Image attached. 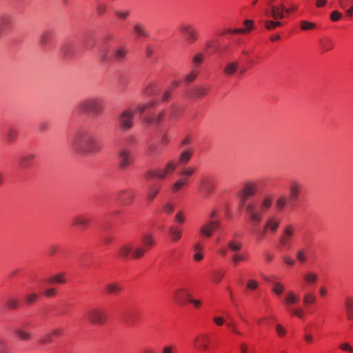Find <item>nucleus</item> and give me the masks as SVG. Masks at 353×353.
<instances>
[{
    "mask_svg": "<svg viewBox=\"0 0 353 353\" xmlns=\"http://www.w3.org/2000/svg\"><path fill=\"white\" fill-rule=\"evenodd\" d=\"M69 144L71 149L79 155L98 153L103 148L88 125L76 127L69 139Z\"/></svg>",
    "mask_w": 353,
    "mask_h": 353,
    "instance_id": "nucleus-1",
    "label": "nucleus"
},
{
    "mask_svg": "<svg viewBox=\"0 0 353 353\" xmlns=\"http://www.w3.org/2000/svg\"><path fill=\"white\" fill-rule=\"evenodd\" d=\"M104 109V101L99 97H91L83 99L76 105V110L79 114L93 117L101 115Z\"/></svg>",
    "mask_w": 353,
    "mask_h": 353,
    "instance_id": "nucleus-2",
    "label": "nucleus"
},
{
    "mask_svg": "<svg viewBox=\"0 0 353 353\" xmlns=\"http://www.w3.org/2000/svg\"><path fill=\"white\" fill-rule=\"evenodd\" d=\"M272 198L265 196L261 201L259 210L253 203H249L245 206V212L248 214L250 221L254 224H259L262 220V214L265 213L272 205Z\"/></svg>",
    "mask_w": 353,
    "mask_h": 353,
    "instance_id": "nucleus-3",
    "label": "nucleus"
},
{
    "mask_svg": "<svg viewBox=\"0 0 353 353\" xmlns=\"http://www.w3.org/2000/svg\"><path fill=\"white\" fill-rule=\"evenodd\" d=\"M145 248L143 246L134 247L131 243H127L120 247L118 250V255L120 258L127 259L129 257L137 260L142 258L145 252Z\"/></svg>",
    "mask_w": 353,
    "mask_h": 353,
    "instance_id": "nucleus-4",
    "label": "nucleus"
},
{
    "mask_svg": "<svg viewBox=\"0 0 353 353\" xmlns=\"http://www.w3.org/2000/svg\"><path fill=\"white\" fill-rule=\"evenodd\" d=\"M280 225V220L274 216H271L266 220L263 230L262 231L254 229L252 234L256 236L258 240H262L268 232L275 233Z\"/></svg>",
    "mask_w": 353,
    "mask_h": 353,
    "instance_id": "nucleus-5",
    "label": "nucleus"
},
{
    "mask_svg": "<svg viewBox=\"0 0 353 353\" xmlns=\"http://www.w3.org/2000/svg\"><path fill=\"white\" fill-rule=\"evenodd\" d=\"M176 168V163L172 161H169L164 168L157 170H148L145 176L147 178H157L159 179H163L170 173L174 172Z\"/></svg>",
    "mask_w": 353,
    "mask_h": 353,
    "instance_id": "nucleus-6",
    "label": "nucleus"
},
{
    "mask_svg": "<svg viewBox=\"0 0 353 353\" xmlns=\"http://www.w3.org/2000/svg\"><path fill=\"white\" fill-rule=\"evenodd\" d=\"M86 318L90 323L101 325L106 321L107 314L103 308L97 307L90 309L87 312Z\"/></svg>",
    "mask_w": 353,
    "mask_h": 353,
    "instance_id": "nucleus-7",
    "label": "nucleus"
},
{
    "mask_svg": "<svg viewBox=\"0 0 353 353\" xmlns=\"http://www.w3.org/2000/svg\"><path fill=\"white\" fill-rule=\"evenodd\" d=\"M296 228L292 225H287L283 228L282 235L279 239V244L285 249H290Z\"/></svg>",
    "mask_w": 353,
    "mask_h": 353,
    "instance_id": "nucleus-8",
    "label": "nucleus"
},
{
    "mask_svg": "<svg viewBox=\"0 0 353 353\" xmlns=\"http://www.w3.org/2000/svg\"><path fill=\"white\" fill-rule=\"evenodd\" d=\"M179 29L185 35V39L188 43H192L197 40L198 32L193 25L183 23L180 25Z\"/></svg>",
    "mask_w": 353,
    "mask_h": 353,
    "instance_id": "nucleus-9",
    "label": "nucleus"
},
{
    "mask_svg": "<svg viewBox=\"0 0 353 353\" xmlns=\"http://www.w3.org/2000/svg\"><path fill=\"white\" fill-rule=\"evenodd\" d=\"M303 183L296 180L292 179L290 181L288 186L290 201L292 203H295L299 199V196L303 190Z\"/></svg>",
    "mask_w": 353,
    "mask_h": 353,
    "instance_id": "nucleus-10",
    "label": "nucleus"
},
{
    "mask_svg": "<svg viewBox=\"0 0 353 353\" xmlns=\"http://www.w3.org/2000/svg\"><path fill=\"white\" fill-rule=\"evenodd\" d=\"M210 337L206 334H199L192 341L193 345L198 351H206L210 348Z\"/></svg>",
    "mask_w": 353,
    "mask_h": 353,
    "instance_id": "nucleus-11",
    "label": "nucleus"
},
{
    "mask_svg": "<svg viewBox=\"0 0 353 353\" xmlns=\"http://www.w3.org/2000/svg\"><path fill=\"white\" fill-rule=\"evenodd\" d=\"M219 226L220 221L217 220H209L201 226L199 234L204 237L210 238Z\"/></svg>",
    "mask_w": 353,
    "mask_h": 353,
    "instance_id": "nucleus-12",
    "label": "nucleus"
},
{
    "mask_svg": "<svg viewBox=\"0 0 353 353\" xmlns=\"http://www.w3.org/2000/svg\"><path fill=\"white\" fill-rule=\"evenodd\" d=\"M257 188L258 185L256 183L253 181L246 183L239 194L241 204H244L250 196L254 195L257 191Z\"/></svg>",
    "mask_w": 353,
    "mask_h": 353,
    "instance_id": "nucleus-13",
    "label": "nucleus"
},
{
    "mask_svg": "<svg viewBox=\"0 0 353 353\" xmlns=\"http://www.w3.org/2000/svg\"><path fill=\"white\" fill-rule=\"evenodd\" d=\"M213 181L208 176L203 177L199 183V192L203 197H208L214 190Z\"/></svg>",
    "mask_w": 353,
    "mask_h": 353,
    "instance_id": "nucleus-14",
    "label": "nucleus"
},
{
    "mask_svg": "<svg viewBox=\"0 0 353 353\" xmlns=\"http://www.w3.org/2000/svg\"><path fill=\"white\" fill-rule=\"evenodd\" d=\"M135 111L125 110L119 117V124L122 129L129 130L133 125V115Z\"/></svg>",
    "mask_w": 353,
    "mask_h": 353,
    "instance_id": "nucleus-15",
    "label": "nucleus"
},
{
    "mask_svg": "<svg viewBox=\"0 0 353 353\" xmlns=\"http://www.w3.org/2000/svg\"><path fill=\"white\" fill-rule=\"evenodd\" d=\"M60 53L65 59H72L77 53L75 44L70 41L65 42L61 48Z\"/></svg>",
    "mask_w": 353,
    "mask_h": 353,
    "instance_id": "nucleus-16",
    "label": "nucleus"
},
{
    "mask_svg": "<svg viewBox=\"0 0 353 353\" xmlns=\"http://www.w3.org/2000/svg\"><path fill=\"white\" fill-rule=\"evenodd\" d=\"M97 59L99 64L102 67H105L109 65L110 54L108 44L101 46L99 47Z\"/></svg>",
    "mask_w": 353,
    "mask_h": 353,
    "instance_id": "nucleus-17",
    "label": "nucleus"
},
{
    "mask_svg": "<svg viewBox=\"0 0 353 353\" xmlns=\"http://www.w3.org/2000/svg\"><path fill=\"white\" fill-rule=\"evenodd\" d=\"M35 159V154L32 152H23L19 159V165L22 168H30Z\"/></svg>",
    "mask_w": 353,
    "mask_h": 353,
    "instance_id": "nucleus-18",
    "label": "nucleus"
},
{
    "mask_svg": "<svg viewBox=\"0 0 353 353\" xmlns=\"http://www.w3.org/2000/svg\"><path fill=\"white\" fill-rule=\"evenodd\" d=\"M72 224L83 230H86L90 224V219L85 214L76 215L72 218Z\"/></svg>",
    "mask_w": 353,
    "mask_h": 353,
    "instance_id": "nucleus-19",
    "label": "nucleus"
},
{
    "mask_svg": "<svg viewBox=\"0 0 353 353\" xmlns=\"http://www.w3.org/2000/svg\"><path fill=\"white\" fill-rule=\"evenodd\" d=\"M265 14L268 17H272L274 20L282 19L285 17L281 5L279 7L270 6V9L265 10Z\"/></svg>",
    "mask_w": 353,
    "mask_h": 353,
    "instance_id": "nucleus-20",
    "label": "nucleus"
},
{
    "mask_svg": "<svg viewBox=\"0 0 353 353\" xmlns=\"http://www.w3.org/2000/svg\"><path fill=\"white\" fill-rule=\"evenodd\" d=\"M133 194L126 190H121L117 195L118 202L123 205H128L133 201Z\"/></svg>",
    "mask_w": 353,
    "mask_h": 353,
    "instance_id": "nucleus-21",
    "label": "nucleus"
},
{
    "mask_svg": "<svg viewBox=\"0 0 353 353\" xmlns=\"http://www.w3.org/2000/svg\"><path fill=\"white\" fill-rule=\"evenodd\" d=\"M63 333V330L61 327L54 328L48 334H46L39 340V343L41 344L49 343L52 341L53 338L59 337Z\"/></svg>",
    "mask_w": 353,
    "mask_h": 353,
    "instance_id": "nucleus-22",
    "label": "nucleus"
},
{
    "mask_svg": "<svg viewBox=\"0 0 353 353\" xmlns=\"http://www.w3.org/2000/svg\"><path fill=\"white\" fill-rule=\"evenodd\" d=\"M161 186L157 183H150L146 190V198L148 201H152L161 190Z\"/></svg>",
    "mask_w": 353,
    "mask_h": 353,
    "instance_id": "nucleus-23",
    "label": "nucleus"
},
{
    "mask_svg": "<svg viewBox=\"0 0 353 353\" xmlns=\"http://www.w3.org/2000/svg\"><path fill=\"white\" fill-rule=\"evenodd\" d=\"M12 24V17L8 14L0 15V37L3 32L9 28Z\"/></svg>",
    "mask_w": 353,
    "mask_h": 353,
    "instance_id": "nucleus-24",
    "label": "nucleus"
},
{
    "mask_svg": "<svg viewBox=\"0 0 353 353\" xmlns=\"http://www.w3.org/2000/svg\"><path fill=\"white\" fill-rule=\"evenodd\" d=\"M131 163V159L128 152L121 150L119 154V165L121 168L125 169Z\"/></svg>",
    "mask_w": 353,
    "mask_h": 353,
    "instance_id": "nucleus-25",
    "label": "nucleus"
},
{
    "mask_svg": "<svg viewBox=\"0 0 353 353\" xmlns=\"http://www.w3.org/2000/svg\"><path fill=\"white\" fill-rule=\"evenodd\" d=\"M236 236V234H234V238L228 241L227 244L228 250L234 253L240 252L243 248V243L240 241L235 239Z\"/></svg>",
    "mask_w": 353,
    "mask_h": 353,
    "instance_id": "nucleus-26",
    "label": "nucleus"
},
{
    "mask_svg": "<svg viewBox=\"0 0 353 353\" xmlns=\"http://www.w3.org/2000/svg\"><path fill=\"white\" fill-rule=\"evenodd\" d=\"M133 30L139 37H149L150 33L148 32L145 26L140 23L136 22L133 26Z\"/></svg>",
    "mask_w": 353,
    "mask_h": 353,
    "instance_id": "nucleus-27",
    "label": "nucleus"
},
{
    "mask_svg": "<svg viewBox=\"0 0 353 353\" xmlns=\"http://www.w3.org/2000/svg\"><path fill=\"white\" fill-rule=\"evenodd\" d=\"M142 243L143 247L145 248V250L151 248L155 243L154 236L151 233H144L142 235Z\"/></svg>",
    "mask_w": 353,
    "mask_h": 353,
    "instance_id": "nucleus-28",
    "label": "nucleus"
},
{
    "mask_svg": "<svg viewBox=\"0 0 353 353\" xmlns=\"http://www.w3.org/2000/svg\"><path fill=\"white\" fill-rule=\"evenodd\" d=\"M170 239L173 242H177L182 236V230L177 226L172 225L168 229Z\"/></svg>",
    "mask_w": 353,
    "mask_h": 353,
    "instance_id": "nucleus-29",
    "label": "nucleus"
},
{
    "mask_svg": "<svg viewBox=\"0 0 353 353\" xmlns=\"http://www.w3.org/2000/svg\"><path fill=\"white\" fill-rule=\"evenodd\" d=\"M53 37V32L50 30H45L40 37L39 44L42 47L46 46Z\"/></svg>",
    "mask_w": 353,
    "mask_h": 353,
    "instance_id": "nucleus-30",
    "label": "nucleus"
},
{
    "mask_svg": "<svg viewBox=\"0 0 353 353\" xmlns=\"http://www.w3.org/2000/svg\"><path fill=\"white\" fill-rule=\"evenodd\" d=\"M127 50L124 48H118L115 49L112 59L117 63H121L126 57Z\"/></svg>",
    "mask_w": 353,
    "mask_h": 353,
    "instance_id": "nucleus-31",
    "label": "nucleus"
},
{
    "mask_svg": "<svg viewBox=\"0 0 353 353\" xmlns=\"http://www.w3.org/2000/svg\"><path fill=\"white\" fill-rule=\"evenodd\" d=\"M299 300V297L296 296L294 292L291 291L286 294L284 299V303L286 305L287 309L289 310V308H292L291 305L297 303Z\"/></svg>",
    "mask_w": 353,
    "mask_h": 353,
    "instance_id": "nucleus-32",
    "label": "nucleus"
},
{
    "mask_svg": "<svg viewBox=\"0 0 353 353\" xmlns=\"http://www.w3.org/2000/svg\"><path fill=\"white\" fill-rule=\"evenodd\" d=\"M47 282L50 284H63L66 282L65 274L61 272L53 275L47 279Z\"/></svg>",
    "mask_w": 353,
    "mask_h": 353,
    "instance_id": "nucleus-33",
    "label": "nucleus"
},
{
    "mask_svg": "<svg viewBox=\"0 0 353 353\" xmlns=\"http://www.w3.org/2000/svg\"><path fill=\"white\" fill-rule=\"evenodd\" d=\"M238 68L239 62L237 61H234L228 63L224 67L223 71L227 75L232 76L238 70Z\"/></svg>",
    "mask_w": 353,
    "mask_h": 353,
    "instance_id": "nucleus-34",
    "label": "nucleus"
},
{
    "mask_svg": "<svg viewBox=\"0 0 353 353\" xmlns=\"http://www.w3.org/2000/svg\"><path fill=\"white\" fill-rule=\"evenodd\" d=\"M193 150L191 149H187L183 150L179 158V163L181 164H187L190 159L192 158Z\"/></svg>",
    "mask_w": 353,
    "mask_h": 353,
    "instance_id": "nucleus-35",
    "label": "nucleus"
},
{
    "mask_svg": "<svg viewBox=\"0 0 353 353\" xmlns=\"http://www.w3.org/2000/svg\"><path fill=\"white\" fill-rule=\"evenodd\" d=\"M196 168L194 166L183 167L180 170V175L182 176L181 179H188L189 181V177L192 176L196 172Z\"/></svg>",
    "mask_w": 353,
    "mask_h": 353,
    "instance_id": "nucleus-36",
    "label": "nucleus"
},
{
    "mask_svg": "<svg viewBox=\"0 0 353 353\" xmlns=\"http://www.w3.org/2000/svg\"><path fill=\"white\" fill-rule=\"evenodd\" d=\"M165 116L164 112H161L157 117H145L143 118V122L147 125H150L153 123L158 125L163 119Z\"/></svg>",
    "mask_w": 353,
    "mask_h": 353,
    "instance_id": "nucleus-37",
    "label": "nucleus"
},
{
    "mask_svg": "<svg viewBox=\"0 0 353 353\" xmlns=\"http://www.w3.org/2000/svg\"><path fill=\"white\" fill-rule=\"evenodd\" d=\"M188 184V179H179L176 181L172 186V191L176 193Z\"/></svg>",
    "mask_w": 353,
    "mask_h": 353,
    "instance_id": "nucleus-38",
    "label": "nucleus"
},
{
    "mask_svg": "<svg viewBox=\"0 0 353 353\" xmlns=\"http://www.w3.org/2000/svg\"><path fill=\"white\" fill-rule=\"evenodd\" d=\"M161 152V147L158 144H150L146 151V154L150 157H154Z\"/></svg>",
    "mask_w": 353,
    "mask_h": 353,
    "instance_id": "nucleus-39",
    "label": "nucleus"
},
{
    "mask_svg": "<svg viewBox=\"0 0 353 353\" xmlns=\"http://www.w3.org/2000/svg\"><path fill=\"white\" fill-rule=\"evenodd\" d=\"M266 281L269 283H272L273 286L272 291L276 295H281L285 289L284 285L280 282L273 281L270 279H266Z\"/></svg>",
    "mask_w": 353,
    "mask_h": 353,
    "instance_id": "nucleus-40",
    "label": "nucleus"
},
{
    "mask_svg": "<svg viewBox=\"0 0 353 353\" xmlns=\"http://www.w3.org/2000/svg\"><path fill=\"white\" fill-rule=\"evenodd\" d=\"M187 294H189L185 289H179L174 292V300L179 305H183L184 301L183 295L187 298Z\"/></svg>",
    "mask_w": 353,
    "mask_h": 353,
    "instance_id": "nucleus-41",
    "label": "nucleus"
},
{
    "mask_svg": "<svg viewBox=\"0 0 353 353\" xmlns=\"http://www.w3.org/2000/svg\"><path fill=\"white\" fill-rule=\"evenodd\" d=\"M18 130L13 127H10L6 132V139L9 143L14 142L18 137Z\"/></svg>",
    "mask_w": 353,
    "mask_h": 353,
    "instance_id": "nucleus-42",
    "label": "nucleus"
},
{
    "mask_svg": "<svg viewBox=\"0 0 353 353\" xmlns=\"http://www.w3.org/2000/svg\"><path fill=\"white\" fill-rule=\"evenodd\" d=\"M16 334L17 335L18 338L21 341H29L32 338L30 333L22 329H17L16 330Z\"/></svg>",
    "mask_w": 353,
    "mask_h": 353,
    "instance_id": "nucleus-43",
    "label": "nucleus"
},
{
    "mask_svg": "<svg viewBox=\"0 0 353 353\" xmlns=\"http://www.w3.org/2000/svg\"><path fill=\"white\" fill-rule=\"evenodd\" d=\"M346 312L347 319L349 320L353 319V299L348 298L345 302Z\"/></svg>",
    "mask_w": 353,
    "mask_h": 353,
    "instance_id": "nucleus-44",
    "label": "nucleus"
},
{
    "mask_svg": "<svg viewBox=\"0 0 353 353\" xmlns=\"http://www.w3.org/2000/svg\"><path fill=\"white\" fill-rule=\"evenodd\" d=\"M245 256L240 253L239 252L234 253V254L231 256V261L234 265H237L239 262L245 260Z\"/></svg>",
    "mask_w": 353,
    "mask_h": 353,
    "instance_id": "nucleus-45",
    "label": "nucleus"
},
{
    "mask_svg": "<svg viewBox=\"0 0 353 353\" xmlns=\"http://www.w3.org/2000/svg\"><path fill=\"white\" fill-rule=\"evenodd\" d=\"M317 279V275L314 272H307L303 276L304 281L310 284L315 283Z\"/></svg>",
    "mask_w": 353,
    "mask_h": 353,
    "instance_id": "nucleus-46",
    "label": "nucleus"
},
{
    "mask_svg": "<svg viewBox=\"0 0 353 353\" xmlns=\"http://www.w3.org/2000/svg\"><path fill=\"white\" fill-rule=\"evenodd\" d=\"M204 59V54L203 53H196L192 58V63L194 68L199 67Z\"/></svg>",
    "mask_w": 353,
    "mask_h": 353,
    "instance_id": "nucleus-47",
    "label": "nucleus"
},
{
    "mask_svg": "<svg viewBox=\"0 0 353 353\" xmlns=\"http://www.w3.org/2000/svg\"><path fill=\"white\" fill-rule=\"evenodd\" d=\"M7 307L10 310L17 309L19 306V301L16 298H10L6 302Z\"/></svg>",
    "mask_w": 353,
    "mask_h": 353,
    "instance_id": "nucleus-48",
    "label": "nucleus"
},
{
    "mask_svg": "<svg viewBox=\"0 0 353 353\" xmlns=\"http://www.w3.org/2000/svg\"><path fill=\"white\" fill-rule=\"evenodd\" d=\"M303 301L305 305L313 303L316 301V296L312 293H306L303 296Z\"/></svg>",
    "mask_w": 353,
    "mask_h": 353,
    "instance_id": "nucleus-49",
    "label": "nucleus"
},
{
    "mask_svg": "<svg viewBox=\"0 0 353 353\" xmlns=\"http://www.w3.org/2000/svg\"><path fill=\"white\" fill-rule=\"evenodd\" d=\"M39 299V296L36 292H32L28 294L26 296V303L29 305H31L37 301Z\"/></svg>",
    "mask_w": 353,
    "mask_h": 353,
    "instance_id": "nucleus-50",
    "label": "nucleus"
},
{
    "mask_svg": "<svg viewBox=\"0 0 353 353\" xmlns=\"http://www.w3.org/2000/svg\"><path fill=\"white\" fill-rule=\"evenodd\" d=\"M281 22L277 21H266L265 22V27L268 30H273L277 27H279L281 26Z\"/></svg>",
    "mask_w": 353,
    "mask_h": 353,
    "instance_id": "nucleus-51",
    "label": "nucleus"
},
{
    "mask_svg": "<svg viewBox=\"0 0 353 353\" xmlns=\"http://www.w3.org/2000/svg\"><path fill=\"white\" fill-rule=\"evenodd\" d=\"M286 198L285 196H279L276 201V207L279 210H282L286 205Z\"/></svg>",
    "mask_w": 353,
    "mask_h": 353,
    "instance_id": "nucleus-52",
    "label": "nucleus"
},
{
    "mask_svg": "<svg viewBox=\"0 0 353 353\" xmlns=\"http://www.w3.org/2000/svg\"><path fill=\"white\" fill-rule=\"evenodd\" d=\"M315 24L312 22H309L307 21H302L301 22V28L303 30H312L315 28Z\"/></svg>",
    "mask_w": 353,
    "mask_h": 353,
    "instance_id": "nucleus-53",
    "label": "nucleus"
},
{
    "mask_svg": "<svg viewBox=\"0 0 353 353\" xmlns=\"http://www.w3.org/2000/svg\"><path fill=\"white\" fill-rule=\"evenodd\" d=\"M296 258L298 261L302 263H305L307 260L305 253L303 249H299L296 252Z\"/></svg>",
    "mask_w": 353,
    "mask_h": 353,
    "instance_id": "nucleus-54",
    "label": "nucleus"
},
{
    "mask_svg": "<svg viewBox=\"0 0 353 353\" xmlns=\"http://www.w3.org/2000/svg\"><path fill=\"white\" fill-rule=\"evenodd\" d=\"M289 312L299 319H302L304 316L303 310L301 308H289Z\"/></svg>",
    "mask_w": 353,
    "mask_h": 353,
    "instance_id": "nucleus-55",
    "label": "nucleus"
},
{
    "mask_svg": "<svg viewBox=\"0 0 353 353\" xmlns=\"http://www.w3.org/2000/svg\"><path fill=\"white\" fill-rule=\"evenodd\" d=\"M123 288L119 283H112V294H120Z\"/></svg>",
    "mask_w": 353,
    "mask_h": 353,
    "instance_id": "nucleus-56",
    "label": "nucleus"
},
{
    "mask_svg": "<svg viewBox=\"0 0 353 353\" xmlns=\"http://www.w3.org/2000/svg\"><path fill=\"white\" fill-rule=\"evenodd\" d=\"M275 328H276V334L279 337H283L286 334L287 331H286L285 328L281 324L276 325Z\"/></svg>",
    "mask_w": 353,
    "mask_h": 353,
    "instance_id": "nucleus-57",
    "label": "nucleus"
},
{
    "mask_svg": "<svg viewBox=\"0 0 353 353\" xmlns=\"http://www.w3.org/2000/svg\"><path fill=\"white\" fill-rule=\"evenodd\" d=\"M129 14L128 10H115V14L121 19H125L129 16Z\"/></svg>",
    "mask_w": 353,
    "mask_h": 353,
    "instance_id": "nucleus-58",
    "label": "nucleus"
},
{
    "mask_svg": "<svg viewBox=\"0 0 353 353\" xmlns=\"http://www.w3.org/2000/svg\"><path fill=\"white\" fill-rule=\"evenodd\" d=\"M57 294V290L54 288H50L45 290L44 295L46 297H54Z\"/></svg>",
    "mask_w": 353,
    "mask_h": 353,
    "instance_id": "nucleus-59",
    "label": "nucleus"
},
{
    "mask_svg": "<svg viewBox=\"0 0 353 353\" xmlns=\"http://www.w3.org/2000/svg\"><path fill=\"white\" fill-rule=\"evenodd\" d=\"M153 105L154 104L152 103H149L145 105H141L137 108L136 111L139 113H143L146 110V108H152Z\"/></svg>",
    "mask_w": 353,
    "mask_h": 353,
    "instance_id": "nucleus-60",
    "label": "nucleus"
},
{
    "mask_svg": "<svg viewBox=\"0 0 353 353\" xmlns=\"http://www.w3.org/2000/svg\"><path fill=\"white\" fill-rule=\"evenodd\" d=\"M8 352V344L7 342L0 339V353H7Z\"/></svg>",
    "mask_w": 353,
    "mask_h": 353,
    "instance_id": "nucleus-61",
    "label": "nucleus"
},
{
    "mask_svg": "<svg viewBox=\"0 0 353 353\" xmlns=\"http://www.w3.org/2000/svg\"><path fill=\"white\" fill-rule=\"evenodd\" d=\"M94 45H95L94 41L90 38H87L84 40V46H85V48L87 49L93 48Z\"/></svg>",
    "mask_w": 353,
    "mask_h": 353,
    "instance_id": "nucleus-62",
    "label": "nucleus"
},
{
    "mask_svg": "<svg viewBox=\"0 0 353 353\" xmlns=\"http://www.w3.org/2000/svg\"><path fill=\"white\" fill-rule=\"evenodd\" d=\"M321 46L323 51H329L332 48V45L331 41H321Z\"/></svg>",
    "mask_w": 353,
    "mask_h": 353,
    "instance_id": "nucleus-63",
    "label": "nucleus"
},
{
    "mask_svg": "<svg viewBox=\"0 0 353 353\" xmlns=\"http://www.w3.org/2000/svg\"><path fill=\"white\" fill-rule=\"evenodd\" d=\"M341 14L337 10L333 11L330 14V19L333 21H339L341 19Z\"/></svg>",
    "mask_w": 353,
    "mask_h": 353,
    "instance_id": "nucleus-64",
    "label": "nucleus"
}]
</instances>
